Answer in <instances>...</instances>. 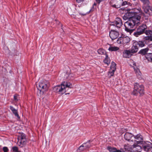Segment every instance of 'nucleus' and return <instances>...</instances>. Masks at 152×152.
Segmentation results:
<instances>
[{
	"label": "nucleus",
	"mask_w": 152,
	"mask_h": 152,
	"mask_svg": "<svg viewBox=\"0 0 152 152\" xmlns=\"http://www.w3.org/2000/svg\"><path fill=\"white\" fill-rule=\"evenodd\" d=\"M132 13L130 12L125 13L123 17L124 20L129 19V20L125 22L124 26L125 27V30L127 32L132 33L133 30L131 29L133 28L135 26H137L140 24V17H131Z\"/></svg>",
	"instance_id": "nucleus-1"
},
{
	"label": "nucleus",
	"mask_w": 152,
	"mask_h": 152,
	"mask_svg": "<svg viewBox=\"0 0 152 152\" xmlns=\"http://www.w3.org/2000/svg\"><path fill=\"white\" fill-rule=\"evenodd\" d=\"M134 86V90L132 93L133 95L137 96L139 94L140 96H142L144 94V87L143 85L135 83Z\"/></svg>",
	"instance_id": "nucleus-2"
},
{
	"label": "nucleus",
	"mask_w": 152,
	"mask_h": 152,
	"mask_svg": "<svg viewBox=\"0 0 152 152\" xmlns=\"http://www.w3.org/2000/svg\"><path fill=\"white\" fill-rule=\"evenodd\" d=\"M144 4L147 5L143 7L144 11L147 14L146 19L148 18L149 16L152 15V7L149 5L150 4L149 0H140Z\"/></svg>",
	"instance_id": "nucleus-3"
},
{
	"label": "nucleus",
	"mask_w": 152,
	"mask_h": 152,
	"mask_svg": "<svg viewBox=\"0 0 152 152\" xmlns=\"http://www.w3.org/2000/svg\"><path fill=\"white\" fill-rule=\"evenodd\" d=\"M134 144L132 145L131 148H134L137 147L141 148V146L138 145L139 144H142L143 141V137L142 135L140 134H138L136 135H134Z\"/></svg>",
	"instance_id": "nucleus-4"
},
{
	"label": "nucleus",
	"mask_w": 152,
	"mask_h": 152,
	"mask_svg": "<svg viewBox=\"0 0 152 152\" xmlns=\"http://www.w3.org/2000/svg\"><path fill=\"white\" fill-rule=\"evenodd\" d=\"M49 86L50 85L48 82L42 81L39 82L38 86H37V87L40 93L43 94L44 92L48 90Z\"/></svg>",
	"instance_id": "nucleus-5"
},
{
	"label": "nucleus",
	"mask_w": 152,
	"mask_h": 152,
	"mask_svg": "<svg viewBox=\"0 0 152 152\" xmlns=\"http://www.w3.org/2000/svg\"><path fill=\"white\" fill-rule=\"evenodd\" d=\"M138 149L139 150L142 149L147 152H151L152 149V144L149 142H145L142 143V147H141V148L140 149L138 148Z\"/></svg>",
	"instance_id": "nucleus-6"
},
{
	"label": "nucleus",
	"mask_w": 152,
	"mask_h": 152,
	"mask_svg": "<svg viewBox=\"0 0 152 152\" xmlns=\"http://www.w3.org/2000/svg\"><path fill=\"white\" fill-rule=\"evenodd\" d=\"M134 15L133 16H131V17H135L137 18L138 17H140V20L141 16H143L145 17V19H147L148 18L146 19V16L147 14L145 13V15L141 9L140 8H138V9H135L134 12H133Z\"/></svg>",
	"instance_id": "nucleus-7"
},
{
	"label": "nucleus",
	"mask_w": 152,
	"mask_h": 152,
	"mask_svg": "<svg viewBox=\"0 0 152 152\" xmlns=\"http://www.w3.org/2000/svg\"><path fill=\"white\" fill-rule=\"evenodd\" d=\"M130 41V39L128 36H121L118 38L117 42L119 44L126 45Z\"/></svg>",
	"instance_id": "nucleus-8"
},
{
	"label": "nucleus",
	"mask_w": 152,
	"mask_h": 152,
	"mask_svg": "<svg viewBox=\"0 0 152 152\" xmlns=\"http://www.w3.org/2000/svg\"><path fill=\"white\" fill-rule=\"evenodd\" d=\"M123 0H110V3L113 7L119 8L121 6L122 2Z\"/></svg>",
	"instance_id": "nucleus-9"
},
{
	"label": "nucleus",
	"mask_w": 152,
	"mask_h": 152,
	"mask_svg": "<svg viewBox=\"0 0 152 152\" xmlns=\"http://www.w3.org/2000/svg\"><path fill=\"white\" fill-rule=\"evenodd\" d=\"M53 90L56 92H59L61 94H63L66 92V90H65L64 87L63 86H62L61 84L54 87Z\"/></svg>",
	"instance_id": "nucleus-10"
},
{
	"label": "nucleus",
	"mask_w": 152,
	"mask_h": 152,
	"mask_svg": "<svg viewBox=\"0 0 152 152\" xmlns=\"http://www.w3.org/2000/svg\"><path fill=\"white\" fill-rule=\"evenodd\" d=\"M116 64L113 61L112 62L111 64L110 69V70L109 72V75H110V77H111V76H113L114 72L116 69Z\"/></svg>",
	"instance_id": "nucleus-11"
},
{
	"label": "nucleus",
	"mask_w": 152,
	"mask_h": 152,
	"mask_svg": "<svg viewBox=\"0 0 152 152\" xmlns=\"http://www.w3.org/2000/svg\"><path fill=\"white\" fill-rule=\"evenodd\" d=\"M113 25L115 26L118 28H120L123 25V23L121 18H116L115 20L113 22Z\"/></svg>",
	"instance_id": "nucleus-12"
},
{
	"label": "nucleus",
	"mask_w": 152,
	"mask_h": 152,
	"mask_svg": "<svg viewBox=\"0 0 152 152\" xmlns=\"http://www.w3.org/2000/svg\"><path fill=\"white\" fill-rule=\"evenodd\" d=\"M119 35V32L115 30H111L109 34V36L112 40L116 39Z\"/></svg>",
	"instance_id": "nucleus-13"
},
{
	"label": "nucleus",
	"mask_w": 152,
	"mask_h": 152,
	"mask_svg": "<svg viewBox=\"0 0 152 152\" xmlns=\"http://www.w3.org/2000/svg\"><path fill=\"white\" fill-rule=\"evenodd\" d=\"M137 41H133V46H132L131 50L132 53H135L137 52L138 50V46H137Z\"/></svg>",
	"instance_id": "nucleus-14"
},
{
	"label": "nucleus",
	"mask_w": 152,
	"mask_h": 152,
	"mask_svg": "<svg viewBox=\"0 0 152 152\" xmlns=\"http://www.w3.org/2000/svg\"><path fill=\"white\" fill-rule=\"evenodd\" d=\"M134 137L133 134L129 132H126L124 135V138L126 140L132 142H134V140L131 139Z\"/></svg>",
	"instance_id": "nucleus-15"
},
{
	"label": "nucleus",
	"mask_w": 152,
	"mask_h": 152,
	"mask_svg": "<svg viewBox=\"0 0 152 152\" xmlns=\"http://www.w3.org/2000/svg\"><path fill=\"white\" fill-rule=\"evenodd\" d=\"M132 53L131 50H125L123 52V56L125 58H129L132 55Z\"/></svg>",
	"instance_id": "nucleus-16"
},
{
	"label": "nucleus",
	"mask_w": 152,
	"mask_h": 152,
	"mask_svg": "<svg viewBox=\"0 0 152 152\" xmlns=\"http://www.w3.org/2000/svg\"><path fill=\"white\" fill-rule=\"evenodd\" d=\"M10 108L12 111V113L15 115V116L17 117L18 118H20V117L19 116L18 111L17 110L15 109L12 106H10Z\"/></svg>",
	"instance_id": "nucleus-17"
},
{
	"label": "nucleus",
	"mask_w": 152,
	"mask_h": 152,
	"mask_svg": "<svg viewBox=\"0 0 152 152\" xmlns=\"http://www.w3.org/2000/svg\"><path fill=\"white\" fill-rule=\"evenodd\" d=\"M17 143L19 146L22 147L26 143V139H22V140H20L19 138H18Z\"/></svg>",
	"instance_id": "nucleus-18"
},
{
	"label": "nucleus",
	"mask_w": 152,
	"mask_h": 152,
	"mask_svg": "<svg viewBox=\"0 0 152 152\" xmlns=\"http://www.w3.org/2000/svg\"><path fill=\"white\" fill-rule=\"evenodd\" d=\"M62 86H64V89L66 90V88H71L72 87V84L68 82H63L61 83Z\"/></svg>",
	"instance_id": "nucleus-19"
},
{
	"label": "nucleus",
	"mask_w": 152,
	"mask_h": 152,
	"mask_svg": "<svg viewBox=\"0 0 152 152\" xmlns=\"http://www.w3.org/2000/svg\"><path fill=\"white\" fill-rule=\"evenodd\" d=\"M147 27L145 25L142 24L137 28V30H139L141 32V33L143 34Z\"/></svg>",
	"instance_id": "nucleus-20"
},
{
	"label": "nucleus",
	"mask_w": 152,
	"mask_h": 152,
	"mask_svg": "<svg viewBox=\"0 0 152 152\" xmlns=\"http://www.w3.org/2000/svg\"><path fill=\"white\" fill-rule=\"evenodd\" d=\"M148 48H146L141 49L139 52L138 53L141 54L142 56L145 55H145L148 53Z\"/></svg>",
	"instance_id": "nucleus-21"
},
{
	"label": "nucleus",
	"mask_w": 152,
	"mask_h": 152,
	"mask_svg": "<svg viewBox=\"0 0 152 152\" xmlns=\"http://www.w3.org/2000/svg\"><path fill=\"white\" fill-rule=\"evenodd\" d=\"M92 145V144L91 143L90 140H89L88 142L83 144V146L86 150L88 149Z\"/></svg>",
	"instance_id": "nucleus-22"
},
{
	"label": "nucleus",
	"mask_w": 152,
	"mask_h": 152,
	"mask_svg": "<svg viewBox=\"0 0 152 152\" xmlns=\"http://www.w3.org/2000/svg\"><path fill=\"white\" fill-rule=\"evenodd\" d=\"M105 56V57L104 60L103 62L105 64L108 65L110 63V58L108 57L107 54H106Z\"/></svg>",
	"instance_id": "nucleus-23"
},
{
	"label": "nucleus",
	"mask_w": 152,
	"mask_h": 152,
	"mask_svg": "<svg viewBox=\"0 0 152 152\" xmlns=\"http://www.w3.org/2000/svg\"><path fill=\"white\" fill-rule=\"evenodd\" d=\"M145 58L148 61L152 62V53H148L145 55Z\"/></svg>",
	"instance_id": "nucleus-24"
},
{
	"label": "nucleus",
	"mask_w": 152,
	"mask_h": 152,
	"mask_svg": "<svg viewBox=\"0 0 152 152\" xmlns=\"http://www.w3.org/2000/svg\"><path fill=\"white\" fill-rule=\"evenodd\" d=\"M137 46L139 47H142L145 46V44H146V43L145 41L144 40L143 41H139L138 42H137Z\"/></svg>",
	"instance_id": "nucleus-25"
},
{
	"label": "nucleus",
	"mask_w": 152,
	"mask_h": 152,
	"mask_svg": "<svg viewBox=\"0 0 152 152\" xmlns=\"http://www.w3.org/2000/svg\"><path fill=\"white\" fill-rule=\"evenodd\" d=\"M119 49V48L116 46H110L108 50L111 51H115Z\"/></svg>",
	"instance_id": "nucleus-26"
},
{
	"label": "nucleus",
	"mask_w": 152,
	"mask_h": 152,
	"mask_svg": "<svg viewBox=\"0 0 152 152\" xmlns=\"http://www.w3.org/2000/svg\"><path fill=\"white\" fill-rule=\"evenodd\" d=\"M98 54L101 55L107 54V53L105 50L102 48H100L97 51Z\"/></svg>",
	"instance_id": "nucleus-27"
},
{
	"label": "nucleus",
	"mask_w": 152,
	"mask_h": 152,
	"mask_svg": "<svg viewBox=\"0 0 152 152\" xmlns=\"http://www.w3.org/2000/svg\"><path fill=\"white\" fill-rule=\"evenodd\" d=\"M107 149L110 152H116L117 150L115 148L113 147L110 146H107Z\"/></svg>",
	"instance_id": "nucleus-28"
},
{
	"label": "nucleus",
	"mask_w": 152,
	"mask_h": 152,
	"mask_svg": "<svg viewBox=\"0 0 152 152\" xmlns=\"http://www.w3.org/2000/svg\"><path fill=\"white\" fill-rule=\"evenodd\" d=\"M135 72L137 77L139 78L141 77V73L140 72L139 69H137L135 70Z\"/></svg>",
	"instance_id": "nucleus-29"
},
{
	"label": "nucleus",
	"mask_w": 152,
	"mask_h": 152,
	"mask_svg": "<svg viewBox=\"0 0 152 152\" xmlns=\"http://www.w3.org/2000/svg\"><path fill=\"white\" fill-rule=\"evenodd\" d=\"M142 34L141 33V32L139 30H138L137 29L136 32H134L133 33L134 35L136 37H138L139 36Z\"/></svg>",
	"instance_id": "nucleus-30"
},
{
	"label": "nucleus",
	"mask_w": 152,
	"mask_h": 152,
	"mask_svg": "<svg viewBox=\"0 0 152 152\" xmlns=\"http://www.w3.org/2000/svg\"><path fill=\"white\" fill-rule=\"evenodd\" d=\"M123 149H124V151H125V152H127V151L129 150L130 149V148L129 147V145H125Z\"/></svg>",
	"instance_id": "nucleus-31"
},
{
	"label": "nucleus",
	"mask_w": 152,
	"mask_h": 152,
	"mask_svg": "<svg viewBox=\"0 0 152 152\" xmlns=\"http://www.w3.org/2000/svg\"><path fill=\"white\" fill-rule=\"evenodd\" d=\"M145 33L147 35H152V31L150 30H146Z\"/></svg>",
	"instance_id": "nucleus-32"
},
{
	"label": "nucleus",
	"mask_w": 152,
	"mask_h": 152,
	"mask_svg": "<svg viewBox=\"0 0 152 152\" xmlns=\"http://www.w3.org/2000/svg\"><path fill=\"white\" fill-rule=\"evenodd\" d=\"M79 150L81 151H83L84 150H86L85 148L83 146V144L81 145L79 148Z\"/></svg>",
	"instance_id": "nucleus-33"
},
{
	"label": "nucleus",
	"mask_w": 152,
	"mask_h": 152,
	"mask_svg": "<svg viewBox=\"0 0 152 152\" xmlns=\"http://www.w3.org/2000/svg\"><path fill=\"white\" fill-rule=\"evenodd\" d=\"M3 150L4 152H8L9 151V149L7 147H4L3 148Z\"/></svg>",
	"instance_id": "nucleus-34"
},
{
	"label": "nucleus",
	"mask_w": 152,
	"mask_h": 152,
	"mask_svg": "<svg viewBox=\"0 0 152 152\" xmlns=\"http://www.w3.org/2000/svg\"><path fill=\"white\" fill-rule=\"evenodd\" d=\"M14 99L15 101L17 102L18 101V96L16 95H15L14 96Z\"/></svg>",
	"instance_id": "nucleus-35"
},
{
	"label": "nucleus",
	"mask_w": 152,
	"mask_h": 152,
	"mask_svg": "<svg viewBox=\"0 0 152 152\" xmlns=\"http://www.w3.org/2000/svg\"><path fill=\"white\" fill-rule=\"evenodd\" d=\"M127 4V2L126 1L122 2L121 6H124Z\"/></svg>",
	"instance_id": "nucleus-36"
},
{
	"label": "nucleus",
	"mask_w": 152,
	"mask_h": 152,
	"mask_svg": "<svg viewBox=\"0 0 152 152\" xmlns=\"http://www.w3.org/2000/svg\"><path fill=\"white\" fill-rule=\"evenodd\" d=\"M85 0H76V2L78 3L83 2Z\"/></svg>",
	"instance_id": "nucleus-37"
},
{
	"label": "nucleus",
	"mask_w": 152,
	"mask_h": 152,
	"mask_svg": "<svg viewBox=\"0 0 152 152\" xmlns=\"http://www.w3.org/2000/svg\"><path fill=\"white\" fill-rule=\"evenodd\" d=\"M96 4L95 3H94L93 5V7L92 9L90 10V11H93L94 10V6H96Z\"/></svg>",
	"instance_id": "nucleus-38"
},
{
	"label": "nucleus",
	"mask_w": 152,
	"mask_h": 152,
	"mask_svg": "<svg viewBox=\"0 0 152 152\" xmlns=\"http://www.w3.org/2000/svg\"><path fill=\"white\" fill-rule=\"evenodd\" d=\"M20 139H19L20 140H22V139H25V136L24 135H21V136L20 137Z\"/></svg>",
	"instance_id": "nucleus-39"
},
{
	"label": "nucleus",
	"mask_w": 152,
	"mask_h": 152,
	"mask_svg": "<svg viewBox=\"0 0 152 152\" xmlns=\"http://www.w3.org/2000/svg\"><path fill=\"white\" fill-rule=\"evenodd\" d=\"M71 75L70 74H69V76L70 75Z\"/></svg>",
	"instance_id": "nucleus-40"
},
{
	"label": "nucleus",
	"mask_w": 152,
	"mask_h": 152,
	"mask_svg": "<svg viewBox=\"0 0 152 152\" xmlns=\"http://www.w3.org/2000/svg\"><path fill=\"white\" fill-rule=\"evenodd\" d=\"M151 152H152H152L151 151Z\"/></svg>",
	"instance_id": "nucleus-41"
}]
</instances>
